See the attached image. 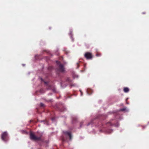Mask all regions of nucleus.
<instances>
[{"label": "nucleus", "instance_id": "nucleus-22", "mask_svg": "<svg viewBox=\"0 0 149 149\" xmlns=\"http://www.w3.org/2000/svg\"><path fill=\"white\" fill-rule=\"evenodd\" d=\"M22 65H23V66H25V64H23Z\"/></svg>", "mask_w": 149, "mask_h": 149}, {"label": "nucleus", "instance_id": "nucleus-10", "mask_svg": "<svg viewBox=\"0 0 149 149\" xmlns=\"http://www.w3.org/2000/svg\"><path fill=\"white\" fill-rule=\"evenodd\" d=\"M126 110V108H123L122 109H120V110L121 111H125Z\"/></svg>", "mask_w": 149, "mask_h": 149}, {"label": "nucleus", "instance_id": "nucleus-26", "mask_svg": "<svg viewBox=\"0 0 149 149\" xmlns=\"http://www.w3.org/2000/svg\"><path fill=\"white\" fill-rule=\"evenodd\" d=\"M96 56H98V54H96Z\"/></svg>", "mask_w": 149, "mask_h": 149}, {"label": "nucleus", "instance_id": "nucleus-14", "mask_svg": "<svg viewBox=\"0 0 149 149\" xmlns=\"http://www.w3.org/2000/svg\"><path fill=\"white\" fill-rule=\"evenodd\" d=\"M119 125V124L118 123H117V125H115V127H118Z\"/></svg>", "mask_w": 149, "mask_h": 149}, {"label": "nucleus", "instance_id": "nucleus-2", "mask_svg": "<svg viewBox=\"0 0 149 149\" xmlns=\"http://www.w3.org/2000/svg\"><path fill=\"white\" fill-rule=\"evenodd\" d=\"M2 139L4 141H6L8 140V134L6 132H3L1 135Z\"/></svg>", "mask_w": 149, "mask_h": 149}, {"label": "nucleus", "instance_id": "nucleus-23", "mask_svg": "<svg viewBox=\"0 0 149 149\" xmlns=\"http://www.w3.org/2000/svg\"><path fill=\"white\" fill-rule=\"evenodd\" d=\"M41 79L42 81H43V79L42 78Z\"/></svg>", "mask_w": 149, "mask_h": 149}, {"label": "nucleus", "instance_id": "nucleus-20", "mask_svg": "<svg viewBox=\"0 0 149 149\" xmlns=\"http://www.w3.org/2000/svg\"><path fill=\"white\" fill-rule=\"evenodd\" d=\"M90 124V123H89L87 125V126L89 125Z\"/></svg>", "mask_w": 149, "mask_h": 149}, {"label": "nucleus", "instance_id": "nucleus-5", "mask_svg": "<svg viewBox=\"0 0 149 149\" xmlns=\"http://www.w3.org/2000/svg\"><path fill=\"white\" fill-rule=\"evenodd\" d=\"M58 71L60 72H63L64 71V68L62 64L59 65V69L58 70Z\"/></svg>", "mask_w": 149, "mask_h": 149}, {"label": "nucleus", "instance_id": "nucleus-15", "mask_svg": "<svg viewBox=\"0 0 149 149\" xmlns=\"http://www.w3.org/2000/svg\"><path fill=\"white\" fill-rule=\"evenodd\" d=\"M77 86V85L75 84L72 85V86Z\"/></svg>", "mask_w": 149, "mask_h": 149}, {"label": "nucleus", "instance_id": "nucleus-7", "mask_svg": "<svg viewBox=\"0 0 149 149\" xmlns=\"http://www.w3.org/2000/svg\"><path fill=\"white\" fill-rule=\"evenodd\" d=\"M70 36L71 38L72 39V41H73L74 40V39H73V38L72 37V31H70Z\"/></svg>", "mask_w": 149, "mask_h": 149}, {"label": "nucleus", "instance_id": "nucleus-12", "mask_svg": "<svg viewBox=\"0 0 149 149\" xmlns=\"http://www.w3.org/2000/svg\"><path fill=\"white\" fill-rule=\"evenodd\" d=\"M40 104L41 107H43L44 105V104L42 103H40Z\"/></svg>", "mask_w": 149, "mask_h": 149}, {"label": "nucleus", "instance_id": "nucleus-13", "mask_svg": "<svg viewBox=\"0 0 149 149\" xmlns=\"http://www.w3.org/2000/svg\"><path fill=\"white\" fill-rule=\"evenodd\" d=\"M108 123H109L110 125L111 126L113 125L110 122H109Z\"/></svg>", "mask_w": 149, "mask_h": 149}, {"label": "nucleus", "instance_id": "nucleus-9", "mask_svg": "<svg viewBox=\"0 0 149 149\" xmlns=\"http://www.w3.org/2000/svg\"><path fill=\"white\" fill-rule=\"evenodd\" d=\"M113 131V130H108L107 131V132L108 133H111V132H112Z\"/></svg>", "mask_w": 149, "mask_h": 149}, {"label": "nucleus", "instance_id": "nucleus-17", "mask_svg": "<svg viewBox=\"0 0 149 149\" xmlns=\"http://www.w3.org/2000/svg\"><path fill=\"white\" fill-rule=\"evenodd\" d=\"M80 92L81 93V95H82V93L81 92V90H80Z\"/></svg>", "mask_w": 149, "mask_h": 149}, {"label": "nucleus", "instance_id": "nucleus-21", "mask_svg": "<svg viewBox=\"0 0 149 149\" xmlns=\"http://www.w3.org/2000/svg\"><path fill=\"white\" fill-rule=\"evenodd\" d=\"M22 131V132H26L25 131H24V130H23Z\"/></svg>", "mask_w": 149, "mask_h": 149}, {"label": "nucleus", "instance_id": "nucleus-18", "mask_svg": "<svg viewBox=\"0 0 149 149\" xmlns=\"http://www.w3.org/2000/svg\"><path fill=\"white\" fill-rule=\"evenodd\" d=\"M44 82L45 84H47V82L44 81Z\"/></svg>", "mask_w": 149, "mask_h": 149}, {"label": "nucleus", "instance_id": "nucleus-4", "mask_svg": "<svg viewBox=\"0 0 149 149\" xmlns=\"http://www.w3.org/2000/svg\"><path fill=\"white\" fill-rule=\"evenodd\" d=\"M63 132L65 136H69L70 140H71V139L72 135L70 132L68 131H63Z\"/></svg>", "mask_w": 149, "mask_h": 149}, {"label": "nucleus", "instance_id": "nucleus-1", "mask_svg": "<svg viewBox=\"0 0 149 149\" xmlns=\"http://www.w3.org/2000/svg\"><path fill=\"white\" fill-rule=\"evenodd\" d=\"M30 137L31 139L35 140H40L41 139V136L40 137L36 136L33 134L31 132L30 134Z\"/></svg>", "mask_w": 149, "mask_h": 149}, {"label": "nucleus", "instance_id": "nucleus-19", "mask_svg": "<svg viewBox=\"0 0 149 149\" xmlns=\"http://www.w3.org/2000/svg\"><path fill=\"white\" fill-rule=\"evenodd\" d=\"M56 63H59V62L58 61H56Z\"/></svg>", "mask_w": 149, "mask_h": 149}, {"label": "nucleus", "instance_id": "nucleus-3", "mask_svg": "<svg viewBox=\"0 0 149 149\" xmlns=\"http://www.w3.org/2000/svg\"><path fill=\"white\" fill-rule=\"evenodd\" d=\"M85 57L87 59H91L92 58V55L91 53L90 52L86 53L84 55Z\"/></svg>", "mask_w": 149, "mask_h": 149}, {"label": "nucleus", "instance_id": "nucleus-27", "mask_svg": "<svg viewBox=\"0 0 149 149\" xmlns=\"http://www.w3.org/2000/svg\"><path fill=\"white\" fill-rule=\"evenodd\" d=\"M127 104H129V103H127Z\"/></svg>", "mask_w": 149, "mask_h": 149}, {"label": "nucleus", "instance_id": "nucleus-11", "mask_svg": "<svg viewBox=\"0 0 149 149\" xmlns=\"http://www.w3.org/2000/svg\"><path fill=\"white\" fill-rule=\"evenodd\" d=\"M67 81L69 82H71V80L69 78H68L67 79Z\"/></svg>", "mask_w": 149, "mask_h": 149}, {"label": "nucleus", "instance_id": "nucleus-25", "mask_svg": "<svg viewBox=\"0 0 149 149\" xmlns=\"http://www.w3.org/2000/svg\"><path fill=\"white\" fill-rule=\"evenodd\" d=\"M87 93H88V94H89V93H88V92L87 91Z\"/></svg>", "mask_w": 149, "mask_h": 149}, {"label": "nucleus", "instance_id": "nucleus-8", "mask_svg": "<svg viewBox=\"0 0 149 149\" xmlns=\"http://www.w3.org/2000/svg\"><path fill=\"white\" fill-rule=\"evenodd\" d=\"M73 77L74 78H75L76 77L78 78V75H73Z\"/></svg>", "mask_w": 149, "mask_h": 149}, {"label": "nucleus", "instance_id": "nucleus-16", "mask_svg": "<svg viewBox=\"0 0 149 149\" xmlns=\"http://www.w3.org/2000/svg\"><path fill=\"white\" fill-rule=\"evenodd\" d=\"M55 118H52V120L53 121L55 120Z\"/></svg>", "mask_w": 149, "mask_h": 149}, {"label": "nucleus", "instance_id": "nucleus-6", "mask_svg": "<svg viewBox=\"0 0 149 149\" xmlns=\"http://www.w3.org/2000/svg\"><path fill=\"white\" fill-rule=\"evenodd\" d=\"M124 91L125 93H127L129 91V89L128 88H125L124 89Z\"/></svg>", "mask_w": 149, "mask_h": 149}, {"label": "nucleus", "instance_id": "nucleus-24", "mask_svg": "<svg viewBox=\"0 0 149 149\" xmlns=\"http://www.w3.org/2000/svg\"><path fill=\"white\" fill-rule=\"evenodd\" d=\"M143 13V14H144L145 13H144V12H143V13Z\"/></svg>", "mask_w": 149, "mask_h": 149}]
</instances>
